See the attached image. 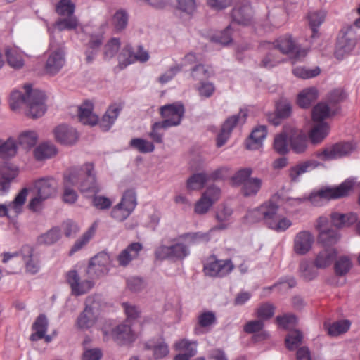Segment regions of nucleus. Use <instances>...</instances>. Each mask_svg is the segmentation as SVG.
I'll return each instance as SVG.
<instances>
[{
	"label": "nucleus",
	"mask_w": 360,
	"mask_h": 360,
	"mask_svg": "<svg viewBox=\"0 0 360 360\" xmlns=\"http://www.w3.org/2000/svg\"><path fill=\"white\" fill-rule=\"evenodd\" d=\"M72 186L85 194H95L101 191L93 163L72 167L65 173L63 200L66 203L72 204L77 200L78 195Z\"/></svg>",
	"instance_id": "1"
},
{
	"label": "nucleus",
	"mask_w": 360,
	"mask_h": 360,
	"mask_svg": "<svg viewBox=\"0 0 360 360\" xmlns=\"http://www.w3.org/2000/svg\"><path fill=\"white\" fill-rule=\"evenodd\" d=\"M278 206L272 201H266L260 206L249 210L245 219L252 224L263 221L270 229L278 233L285 231L292 223L288 218L278 214Z\"/></svg>",
	"instance_id": "2"
},
{
	"label": "nucleus",
	"mask_w": 360,
	"mask_h": 360,
	"mask_svg": "<svg viewBox=\"0 0 360 360\" xmlns=\"http://www.w3.org/2000/svg\"><path fill=\"white\" fill-rule=\"evenodd\" d=\"M25 94L15 90L10 96V107L13 110H16L23 104L27 106L26 114L32 118L41 117L46 110L44 103L45 95L39 89H32L30 84L24 86Z\"/></svg>",
	"instance_id": "3"
},
{
	"label": "nucleus",
	"mask_w": 360,
	"mask_h": 360,
	"mask_svg": "<svg viewBox=\"0 0 360 360\" xmlns=\"http://www.w3.org/2000/svg\"><path fill=\"white\" fill-rule=\"evenodd\" d=\"M354 184L353 179H347L337 187L323 188L312 192L308 197L295 198L293 200L296 204L309 200L314 206H321L330 199H337L347 195Z\"/></svg>",
	"instance_id": "4"
},
{
	"label": "nucleus",
	"mask_w": 360,
	"mask_h": 360,
	"mask_svg": "<svg viewBox=\"0 0 360 360\" xmlns=\"http://www.w3.org/2000/svg\"><path fill=\"white\" fill-rule=\"evenodd\" d=\"M34 187L37 191V195L30 200L29 207L30 210L37 211L44 201L56 195L57 182L53 178L44 177L37 180Z\"/></svg>",
	"instance_id": "5"
},
{
	"label": "nucleus",
	"mask_w": 360,
	"mask_h": 360,
	"mask_svg": "<svg viewBox=\"0 0 360 360\" xmlns=\"http://www.w3.org/2000/svg\"><path fill=\"white\" fill-rule=\"evenodd\" d=\"M360 39L356 30L353 25L343 27L339 32L335 46V55L342 58L345 54L351 52Z\"/></svg>",
	"instance_id": "6"
},
{
	"label": "nucleus",
	"mask_w": 360,
	"mask_h": 360,
	"mask_svg": "<svg viewBox=\"0 0 360 360\" xmlns=\"http://www.w3.org/2000/svg\"><path fill=\"white\" fill-rule=\"evenodd\" d=\"M99 319V303L94 297L89 296L85 301V308L76 319L77 328L86 330L94 327Z\"/></svg>",
	"instance_id": "7"
},
{
	"label": "nucleus",
	"mask_w": 360,
	"mask_h": 360,
	"mask_svg": "<svg viewBox=\"0 0 360 360\" xmlns=\"http://www.w3.org/2000/svg\"><path fill=\"white\" fill-rule=\"evenodd\" d=\"M136 194L134 189L127 190L121 201L111 211V217L117 221L127 219L136 206Z\"/></svg>",
	"instance_id": "8"
},
{
	"label": "nucleus",
	"mask_w": 360,
	"mask_h": 360,
	"mask_svg": "<svg viewBox=\"0 0 360 360\" xmlns=\"http://www.w3.org/2000/svg\"><path fill=\"white\" fill-rule=\"evenodd\" d=\"M283 54L288 55L291 58L300 60L307 55V50L302 49L290 35L280 37L272 45Z\"/></svg>",
	"instance_id": "9"
},
{
	"label": "nucleus",
	"mask_w": 360,
	"mask_h": 360,
	"mask_svg": "<svg viewBox=\"0 0 360 360\" xmlns=\"http://www.w3.org/2000/svg\"><path fill=\"white\" fill-rule=\"evenodd\" d=\"M110 257L106 252H101L92 257L89 263L86 274L91 278H96L107 274L110 267Z\"/></svg>",
	"instance_id": "10"
},
{
	"label": "nucleus",
	"mask_w": 360,
	"mask_h": 360,
	"mask_svg": "<svg viewBox=\"0 0 360 360\" xmlns=\"http://www.w3.org/2000/svg\"><path fill=\"white\" fill-rule=\"evenodd\" d=\"M185 112L184 105L180 102L167 104L160 108L162 121L168 128L180 124Z\"/></svg>",
	"instance_id": "11"
},
{
	"label": "nucleus",
	"mask_w": 360,
	"mask_h": 360,
	"mask_svg": "<svg viewBox=\"0 0 360 360\" xmlns=\"http://www.w3.org/2000/svg\"><path fill=\"white\" fill-rule=\"evenodd\" d=\"M246 117L247 111L240 110L237 115H232L226 119L217 136V145L218 147H221L225 144L230 137L233 129L236 127L238 124H243L245 122Z\"/></svg>",
	"instance_id": "12"
},
{
	"label": "nucleus",
	"mask_w": 360,
	"mask_h": 360,
	"mask_svg": "<svg viewBox=\"0 0 360 360\" xmlns=\"http://www.w3.org/2000/svg\"><path fill=\"white\" fill-rule=\"evenodd\" d=\"M103 333L105 341L112 338L120 345L132 342L136 339V334L132 331L131 326L127 323L116 326L110 333L105 328L103 329Z\"/></svg>",
	"instance_id": "13"
},
{
	"label": "nucleus",
	"mask_w": 360,
	"mask_h": 360,
	"mask_svg": "<svg viewBox=\"0 0 360 360\" xmlns=\"http://www.w3.org/2000/svg\"><path fill=\"white\" fill-rule=\"evenodd\" d=\"M66 279L70 286L72 294L75 296L87 293L94 286V283L91 280L82 279L75 270L68 271Z\"/></svg>",
	"instance_id": "14"
},
{
	"label": "nucleus",
	"mask_w": 360,
	"mask_h": 360,
	"mask_svg": "<svg viewBox=\"0 0 360 360\" xmlns=\"http://www.w3.org/2000/svg\"><path fill=\"white\" fill-rule=\"evenodd\" d=\"M354 150V146L350 143H336L317 153V157L322 160H330L346 156Z\"/></svg>",
	"instance_id": "15"
},
{
	"label": "nucleus",
	"mask_w": 360,
	"mask_h": 360,
	"mask_svg": "<svg viewBox=\"0 0 360 360\" xmlns=\"http://www.w3.org/2000/svg\"><path fill=\"white\" fill-rule=\"evenodd\" d=\"M149 59V54L142 46H139L135 53L131 46H126L119 56V63L122 67H126L135 61L145 63Z\"/></svg>",
	"instance_id": "16"
},
{
	"label": "nucleus",
	"mask_w": 360,
	"mask_h": 360,
	"mask_svg": "<svg viewBox=\"0 0 360 360\" xmlns=\"http://www.w3.org/2000/svg\"><path fill=\"white\" fill-rule=\"evenodd\" d=\"M28 190L23 188L15 198L13 201L8 205L0 204V217L6 216L8 218L16 217L22 212V205H24Z\"/></svg>",
	"instance_id": "17"
},
{
	"label": "nucleus",
	"mask_w": 360,
	"mask_h": 360,
	"mask_svg": "<svg viewBox=\"0 0 360 360\" xmlns=\"http://www.w3.org/2000/svg\"><path fill=\"white\" fill-rule=\"evenodd\" d=\"M53 132L56 141L63 145L72 146L78 140L77 131L65 124L58 125Z\"/></svg>",
	"instance_id": "18"
},
{
	"label": "nucleus",
	"mask_w": 360,
	"mask_h": 360,
	"mask_svg": "<svg viewBox=\"0 0 360 360\" xmlns=\"http://www.w3.org/2000/svg\"><path fill=\"white\" fill-rule=\"evenodd\" d=\"M314 237L309 231L298 232L293 240V250L299 255H304L308 253L314 244Z\"/></svg>",
	"instance_id": "19"
},
{
	"label": "nucleus",
	"mask_w": 360,
	"mask_h": 360,
	"mask_svg": "<svg viewBox=\"0 0 360 360\" xmlns=\"http://www.w3.org/2000/svg\"><path fill=\"white\" fill-rule=\"evenodd\" d=\"M18 175V168L7 162H0V194L7 192L11 182Z\"/></svg>",
	"instance_id": "20"
},
{
	"label": "nucleus",
	"mask_w": 360,
	"mask_h": 360,
	"mask_svg": "<svg viewBox=\"0 0 360 360\" xmlns=\"http://www.w3.org/2000/svg\"><path fill=\"white\" fill-rule=\"evenodd\" d=\"M290 148L296 154L304 153L308 147L307 135L301 129L290 126Z\"/></svg>",
	"instance_id": "21"
},
{
	"label": "nucleus",
	"mask_w": 360,
	"mask_h": 360,
	"mask_svg": "<svg viewBox=\"0 0 360 360\" xmlns=\"http://www.w3.org/2000/svg\"><path fill=\"white\" fill-rule=\"evenodd\" d=\"M65 63V53L62 48H56L49 54L45 70L47 74L54 75L57 74L63 67Z\"/></svg>",
	"instance_id": "22"
},
{
	"label": "nucleus",
	"mask_w": 360,
	"mask_h": 360,
	"mask_svg": "<svg viewBox=\"0 0 360 360\" xmlns=\"http://www.w3.org/2000/svg\"><path fill=\"white\" fill-rule=\"evenodd\" d=\"M234 268L231 260H216L208 263L205 266V274L210 276L223 277L229 274Z\"/></svg>",
	"instance_id": "23"
},
{
	"label": "nucleus",
	"mask_w": 360,
	"mask_h": 360,
	"mask_svg": "<svg viewBox=\"0 0 360 360\" xmlns=\"http://www.w3.org/2000/svg\"><path fill=\"white\" fill-rule=\"evenodd\" d=\"M252 8L248 1L235 6L232 11L233 20L238 24L248 25L252 18Z\"/></svg>",
	"instance_id": "24"
},
{
	"label": "nucleus",
	"mask_w": 360,
	"mask_h": 360,
	"mask_svg": "<svg viewBox=\"0 0 360 360\" xmlns=\"http://www.w3.org/2000/svg\"><path fill=\"white\" fill-rule=\"evenodd\" d=\"M8 65L16 70L21 69L25 65L23 53L15 46H7L4 50Z\"/></svg>",
	"instance_id": "25"
},
{
	"label": "nucleus",
	"mask_w": 360,
	"mask_h": 360,
	"mask_svg": "<svg viewBox=\"0 0 360 360\" xmlns=\"http://www.w3.org/2000/svg\"><path fill=\"white\" fill-rule=\"evenodd\" d=\"M289 131L290 126H286L280 134L274 137L273 147L275 151L280 155H285L290 150Z\"/></svg>",
	"instance_id": "26"
},
{
	"label": "nucleus",
	"mask_w": 360,
	"mask_h": 360,
	"mask_svg": "<svg viewBox=\"0 0 360 360\" xmlns=\"http://www.w3.org/2000/svg\"><path fill=\"white\" fill-rule=\"evenodd\" d=\"M337 111V107H333L329 103L321 102L314 107L311 112L312 119L315 122H321L335 115Z\"/></svg>",
	"instance_id": "27"
},
{
	"label": "nucleus",
	"mask_w": 360,
	"mask_h": 360,
	"mask_svg": "<svg viewBox=\"0 0 360 360\" xmlns=\"http://www.w3.org/2000/svg\"><path fill=\"white\" fill-rule=\"evenodd\" d=\"M78 118L84 124L95 125L98 123V117L93 112V103L86 101L78 108Z\"/></svg>",
	"instance_id": "28"
},
{
	"label": "nucleus",
	"mask_w": 360,
	"mask_h": 360,
	"mask_svg": "<svg viewBox=\"0 0 360 360\" xmlns=\"http://www.w3.org/2000/svg\"><path fill=\"white\" fill-rule=\"evenodd\" d=\"M121 110L122 107L117 103L109 106L99 122L100 127L102 130L107 131L112 127Z\"/></svg>",
	"instance_id": "29"
},
{
	"label": "nucleus",
	"mask_w": 360,
	"mask_h": 360,
	"mask_svg": "<svg viewBox=\"0 0 360 360\" xmlns=\"http://www.w3.org/2000/svg\"><path fill=\"white\" fill-rule=\"evenodd\" d=\"M142 249V245L139 243H133L123 250L117 256L119 264L122 266H127L129 262L136 259Z\"/></svg>",
	"instance_id": "30"
},
{
	"label": "nucleus",
	"mask_w": 360,
	"mask_h": 360,
	"mask_svg": "<svg viewBox=\"0 0 360 360\" xmlns=\"http://www.w3.org/2000/svg\"><path fill=\"white\" fill-rule=\"evenodd\" d=\"M77 27V20L75 17L70 16L68 18L59 19L57 20L52 28L48 27V31L51 35V48L54 47V43L53 41V34L56 30L62 32L63 30H70L75 29Z\"/></svg>",
	"instance_id": "31"
},
{
	"label": "nucleus",
	"mask_w": 360,
	"mask_h": 360,
	"mask_svg": "<svg viewBox=\"0 0 360 360\" xmlns=\"http://www.w3.org/2000/svg\"><path fill=\"white\" fill-rule=\"evenodd\" d=\"M215 228L211 229L209 231L187 233L179 236V240L184 241L187 247L192 245H197L200 243L207 242L210 240L211 233L214 231Z\"/></svg>",
	"instance_id": "32"
},
{
	"label": "nucleus",
	"mask_w": 360,
	"mask_h": 360,
	"mask_svg": "<svg viewBox=\"0 0 360 360\" xmlns=\"http://www.w3.org/2000/svg\"><path fill=\"white\" fill-rule=\"evenodd\" d=\"M332 224L337 228L349 226L357 221V216L354 213L344 214L338 212H333L330 214Z\"/></svg>",
	"instance_id": "33"
},
{
	"label": "nucleus",
	"mask_w": 360,
	"mask_h": 360,
	"mask_svg": "<svg viewBox=\"0 0 360 360\" xmlns=\"http://www.w3.org/2000/svg\"><path fill=\"white\" fill-rule=\"evenodd\" d=\"M337 256V252L333 248H325L320 251L314 262V266L319 269H324L330 266Z\"/></svg>",
	"instance_id": "34"
},
{
	"label": "nucleus",
	"mask_w": 360,
	"mask_h": 360,
	"mask_svg": "<svg viewBox=\"0 0 360 360\" xmlns=\"http://www.w3.org/2000/svg\"><path fill=\"white\" fill-rule=\"evenodd\" d=\"M22 259L27 273L35 274L39 271L38 259L33 256V250L30 246H24L22 249Z\"/></svg>",
	"instance_id": "35"
},
{
	"label": "nucleus",
	"mask_w": 360,
	"mask_h": 360,
	"mask_svg": "<svg viewBox=\"0 0 360 360\" xmlns=\"http://www.w3.org/2000/svg\"><path fill=\"white\" fill-rule=\"evenodd\" d=\"M267 134L266 127L264 125L255 128L251 133L250 139L246 143L247 148L250 150L258 149Z\"/></svg>",
	"instance_id": "36"
},
{
	"label": "nucleus",
	"mask_w": 360,
	"mask_h": 360,
	"mask_svg": "<svg viewBox=\"0 0 360 360\" xmlns=\"http://www.w3.org/2000/svg\"><path fill=\"white\" fill-rule=\"evenodd\" d=\"M49 321L44 314H40L32 324L34 333L30 335V340L37 341L42 339L47 331Z\"/></svg>",
	"instance_id": "37"
},
{
	"label": "nucleus",
	"mask_w": 360,
	"mask_h": 360,
	"mask_svg": "<svg viewBox=\"0 0 360 360\" xmlns=\"http://www.w3.org/2000/svg\"><path fill=\"white\" fill-rule=\"evenodd\" d=\"M327 12L325 10H315L308 13L309 25L312 31L311 37L318 35V27L324 22Z\"/></svg>",
	"instance_id": "38"
},
{
	"label": "nucleus",
	"mask_w": 360,
	"mask_h": 360,
	"mask_svg": "<svg viewBox=\"0 0 360 360\" xmlns=\"http://www.w3.org/2000/svg\"><path fill=\"white\" fill-rule=\"evenodd\" d=\"M329 126L325 122H316L311 129L309 137L314 144L321 142L328 134Z\"/></svg>",
	"instance_id": "39"
},
{
	"label": "nucleus",
	"mask_w": 360,
	"mask_h": 360,
	"mask_svg": "<svg viewBox=\"0 0 360 360\" xmlns=\"http://www.w3.org/2000/svg\"><path fill=\"white\" fill-rule=\"evenodd\" d=\"M216 321V316L212 311H205L200 314L198 318V325L194 329L196 335H200L205 332V329L210 327Z\"/></svg>",
	"instance_id": "40"
},
{
	"label": "nucleus",
	"mask_w": 360,
	"mask_h": 360,
	"mask_svg": "<svg viewBox=\"0 0 360 360\" xmlns=\"http://www.w3.org/2000/svg\"><path fill=\"white\" fill-rule=\"evenodd\" d=\"M145 349L151 352L156 359L163 358L169 353L168 346L162 340H150L145 344Z\"/></svg>",
	"instance_id": "41"
},
{
	"label": "nucleus",
	"mask_w": 360,
	"mask_h": 360,
	"mask_svg": "<svg viewBox=\"0 0 360 360\" xmlns=\"http://www.w3.org/2000/svg\"><path fill=\"white\" fill-rule=\"evenodd\" d=\"M18 146L15 140L11 137L6 140L0 139V157L10 158L17 154Z\"/></svg>",
	"instance_id": "42"
},
{
	"label": "nucleus",
	"mask_w": 360,
	"mask_h": 360,
	"mask_svg": "<svg viewBox=\"0 0 360 360\" xmlns=\"http://www.w3.org/2000/svg\"><path fill=\"white\" fill-rule=\"evenodd\" d=\"M318 96L317 89L310 87L302 90L297 96V104L303 108L309 107Z\"/></svg>",
	"instance_id": "43"
},
{
	"label": "nucleus",
	"mask_w": 360,
	"mask_h": 360,
	"mask_svg": "<svg viewBox=\"0 0 360 360\" xmlns=\"http://www.w3.org/2000/svg\"><path fill=\"white\" fill-rule=\"evenodd\" d=\"M262 180L257 177H252L242 186V193L245 197L255 196L260 191Z\"/></svg>",
	"instance_id": "44"
},
{
	"label": "nucleus",
	"mask_w": 360,
	"mask_h": 360,
	"mask_svg": "<svg viewBox=\"0 0 360 360\" xmlns=\"http://www.w3.org/2000/svg\"><path fill=\"white\" fill-rule=\"evenodd\" d=\"M340 238V235L339 232L332 229L321 230L318 236L319 241L326 247L335 245Z\"/></svg>",
	"instance_id": "45"
},
{
	"label": "nucleus",
	"mask_w": 360,
	"mask_h": 360,
	"mask_svg": "<svg viewBox=\"0 0 360 360\" xmlns=\"http://www.w3.org/2000/svg\"><path fill=\"white\" fill-rule=\"evenodd\" d=\"M57 153L56 146L52 143H44L37 146L34 155L37 160H43L51 158Z\"/></svg>",
	"instance_id": "46"
},
{
	"label": "nucleus",
	"mask_w": 360,
	"mask_h": 360,
	"mask_svg": "<svg viewBox=\"0 0 360 360\" xmlns=\"http://www.w3.org/2000/svg\"><path fill=\"white\" fill-rule=\"evenodd\" d=\"M175 348L179 351L185 352L183 354L176 356H185L186 359H190L196 354V342H191L186 339H182L175 343Z\"/></svg>",
	"instance_id": "47"
},
{
	"label": "nucleus",
	"mask_w": 360,
	"mask_h": 360,
	"mask_svg": "<svg viewBox=\"0 0 360 360\" xmlns=\"http://www.w3.org/2000/svg\"><path fill=\"white\" fill-rule=\"evenodd\" d=\"M129 15L123 9L117 10L112 18V25L115 32H119L124 30L128 24Z\"/></svg>",
	"instance_id": "48"
},
{
	"label": "nucleus",
	"mask_w": 360,
	"mask_h": 360,
	"mask_svg": "<svg viewBox=\"0 0 360 360\" xmlns=\"http://www.w3.org/2000/svg\"><path fill=\"white\" fill-rule=\"evenodd\" d=\"M212 73L210 68L202 64L196 65L191 70V77L199 82L206 81Z\"/></svg>",
	"instance_id": "49"
},
{
	"label": "nucleus",
	"mask_w": 360,
	"mask_h": 360,
	"mask_svg": "<svg viewBox=\"0 0 360 360\" xmlns=\"http://www.w3.org/2000/svg\"><path fill=\"white\" fill-rule=\"evenodd\" d=\"M61 237L60 230L58 227H53L37 238V243L40 245H52L57 242Z\"/></svg>",
	"instance_id": "50"
},
{
	"label": "nucleus",
	"mask_w": 360,
	"mask_h": 360,
	"mask_svg": "<svg viewBox=\"0 0 360 360\" xmlns=\"http://www.w3.org/2000/svg\"><path fill=\"white\" fill-rule=\"evenodd\" d=\"M207 181V176L205 173H198L188 179L186 188L188 191H198L202 188Z\"/></svg>",
	"instance_id": "51"
},
{
	"label": "nucleus",
	"mask_w": 360,
	"mask_h": 360,
	"mask_svg": "<svg viewBox=\"0 0 360 360\" xmlns=\"http://www.w3.org/2000/svg\"><path fill=\"white\" fill-rule=\"evenodd\" d=\"M129 145L141 153H151L155 150V146L152 142L141 138L132 139Z\"/></svg>",
	"instance_id": "52"
},
{
	"label": "nucleus",
	"mask_w": 360,
	"mask_h": 360,
	"mask_svg": "<svg viewBox=\"0 0 360 360\" xmlns=\"http://www.w3.org/2000/svg\"><path fill=\"white\" fill-rule=\"evenodd\" d=\"M171 248L172 260H182L190 255L188 247L181 240L180 242L171 245Z\"/></svg>",
	"instance_id": "53"
},
{
	"label": "nucleus",
	"mask_w": 360,
	"mask_h": 360,
	"mask_svg": "<svg viewBox=\"0 0 360 360\" xmlns=\"http://www.w3.org/2000/svg\"><path fill=\"white\" fill-rule=\"evenodd\" d=\"M95 230L96 228L94 226H91L79 238L75 241L70 251V254L72 255L84 247L94 236Z\"/></svg>",
	"instance_id": "54"
},
{
	"label": "nucleus",
	"mask_w": 360,
	"mask_h": 360,
	"mask_svg": "<svg viewBox=\"0 0 360 360\" xmlns=\"http://www.w3.org/2000/svg\"><path fill=\"white\" fill-rule=\"evenodd\" d=\"M120 48V41L119 38L113 37L110 39L103 48V57L105 60H110L118 52Z\"/></svg>",
	"instance_id": "55"
},
{
	"label": "nucleus",
	"mask_w": 360,
	"mask_h": 360,
	"mask_svg": "<svg viewBox=\"0 0 360 360\" xmlns=\"http://www.w3.org/2000/svg\"><path fill=\"white\" fill-rule=\"evenodd\" d=\"M291 112V105L287 101H280L276 104V117L271 120L274 125L280 124L281 118L288 117Z\"/></svg>",
	"instance_id": "56"
},
{
	"label": "nucleus",
	"mask_w": 360,
	"mask_h": 360,
	"mask_svg": "<svg viewBox=\"0 0 360 360\" xmlns=\"http://www.w3.org/2000/svg\"><path fill=\"white\" fill-rule=\"evenodd\" d=\"M200 97L202 98H209L213 96L216 87L214 83L208 81L199 82L195 86Z\"/></svg>",
	"instance_id": "57"
},
{
	"label": "nucleus",
	"mask_w": 360,
	"mask_h": 360,
	"mask_svg": "<svg viewBox=\"0 0 360 360\" xmlns=\"http://www.w3.org/2000/svg\"><path fill=\"white\" fill-rule=\"evenodd\" d=\"M38 139V135L34 131H26L20 134L18 142L24 148L28 149L34 146Z\"/></svg>",
	"instance_id": "58"
},
{
	"label": "nucleus",
	"mask_w": 360,
	"mask_h": 360,
	"mask_svg": "<svg viewBox=\"0 0 360 360\" xmlns=\"http://www.w3.org/2000/svg\"><path fill=\"white\" fill-rule=\"evenodd\" d=\"M350 323L347 320L336 321L333 324L326 326L328 333L331 336H338L348 330Z\"/></svg>",
	"instance_id": "59"
},
{
	"label": "nucleus",
	"mask_w": 360,
	"mask_h": 360,
	"mask_svg": "<svg viewBox=\"0 0 360 360\" xmlns=\"http://www.w3.org/2000/svg\"><path fill=\"white\" fill-rule=\"evenodd\" d=\"M352 263L348 256H340L335 262V271L339 276L346 274L352 268Z\"/></svg>",
	"instance_id": "60"
},
{
	"label": "nucleus",
	"mask_w": 360,
	"mask_h": 360,
	"mask_svg": "<svg viewBox=\"0 0 360 360\" xmlns=\"http://www.w3.org/2000/svg\"><path fill=\"white\" fill-rule=\"evenodd\" d=\"M302 333L297 330H290L285 338V345L288 349L293 350L301 345Z\"/></svg>",
	"instance_id": "61"
},
{
	"label": "nucleus",
	"mask_w": 360,
	"mask_h": 360,
	"mask_svg": "<svg viewBox=\"0 0 360 360\" xmlns=\"http://www.w3.org/2000/svg\"><path fill=\"white\" fill-rule=\"evenodd\" d=\"M232 212V209L226 206H223L217 211L216 217L217 221L221 224L214 226V228H216L214 229V231L217 229H225L227 228L228 225L226 222L229 221Z\"/></svg>",
	"instance_id": "62"
},
{
	"label": "nucleus",
	"mask_w": 360,
	"mask_h": 360,
	"mask_svg": "<svg viewBox=\"0 0 360 360\" xmlns=\"http://www.w3.org/2000/svg\"><path fill=\"white\" fill-rule=\"evenodd\" d=\"M252 169L250 167L242 168L238 170L231 178L232 183L234 185L243 186L251 177Z\"/></svg>",
	"instance_id": "63"
},
{
	"label": "nucleus",
	"mask_w": 360,
	"mask_h": 360,
	"mask_svg": "<svg viewBox=\"0 0 360 360\" xmlns=\"http://www.w3.org/2000/svg\"><path fill=\"white\" fill-rule=\"evenodd\" d=\"M299 272L300 277L307 281L313 280L317 276V271L307 261H302L300 262Z\"/></svg>",
	"instance_id": "64"
}]
</instances>
